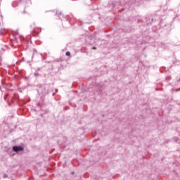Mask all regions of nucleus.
Masks as SVG:
<instances>
[{
  "mask_svg": "<svg viewBox=\"0 0 180 180\" xmlns=\"http://www.w3.org/2000/svg\"><path fill=\"white\" fill-rule=\"evenodd\" d=\"M13 150L15 153H18V151H23V147H22V146H13Z\"/></svg>",
  "mask_w": 180,
  "mask_h": 180,
  "instance_id": "obj_1",
  "label": "nucleus"
},
{
  "mask_svg": "<svg viewBox=\"0 0 180 180\" xmlns=\"http://www.w3.org/2000/svg\"><path fill=\"white\" fill-rule=\"evenodd\" d=\"M65 56H71V53H70V51H67Z\"/></svg>",
  "mask_w": 180,
  "mask_h": 180,
  "instance_id": "obj_2",
  "label": "nucleus"
},
{
  "mask_svg": "<svg viewBox=\"0 0 180 180\" xmlns=\"http://www.w3.org/2000/svg\"><path fill=\"white\" fill-rule=\"evenodd\" d=\"M93 50H96V47H93Z\"/></svg>",
  "mask_w": 180,
  "mask_h": 180,
  "instance_id": "obj_3",
  "label": "nucleus"
}]
</instances>
